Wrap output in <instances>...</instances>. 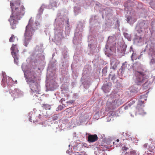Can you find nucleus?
Here are the masks:
<instances>
[{"label":"nucleus","instance_id":"f257e3e1","mask_svg":"<svg viewBox=\"0 0 155 155\" xmlns=\"http://www.w3.org/2000/svg\"><path fill=\"white\" fill-rule=\"evenodd\" d=\"M10 4L12 14L8 20L11 28L12 29H15L18 23V20H20L24 15L25 8L23 5L20 6L21 0L12 1L10 2Z\"/></svg>","mask_w":155,"mask_h":155},{"label":"nucleus","instance_id":"f03ea898","mask_svg":"<svg viewBox=\"0 0 155 155\" xmlns=\"http://www.w3.org/2000/svg\"><path fill=\"white\" fill-rule=\"evenodd\" d=\"M33 20L32 18H31L27 25L26 26V30L24 34L25 39L24 45L25 46H27L31 38L33 33L35 29H37L36 27L34 26L33 24Z\"/></svg>","mask_w":155,"mask_h":155},{"label":"nucleus","instance_id":"7ed1b4c3","mask_svg":"<svg viewBox=\"0 0 155 155\" xmlns=\"http://www.w3.org/2000/svg\"><path fill=\"white\" fill-rule=\"evenodd\" d=\"M135 74L136 77V83L139 85L143 84V86L144 87L145 84L148 81V77L143 72L136 71Z\"/></svg>","mask_w":155,"mask_h":155},{"label":"nucleus","instance_id":"20e7f679","mask_svg":"<svg viewBox=\"0 0 155 155\" xmlns=\"http://www.w3.org/2000/svg\"><path fill=\"white\" fill-rule=\"evenodd\" d=\"M143 102L142 101H139V103L137 104L136 108V112L134 113V114H133L132 112L131 113L130 115L132 117H134V115H136L137 113L142 115H144L146 114L143 109L144 107L143 105Z\"/></svg>","mask_w":155,"mask_h":155},{"label":"nucleus","instance_id":"39448f33","mask_svg":"<svg viewBox=\"0 0 155 155\" xmlns=\"http://www.w3.org/2000/svg\"><path fill=\"white\" fill-rule=\"evenodd\" d=\"M29 82L30 87L32 92L37 94H39V86L34 80L30 79Z\"/></svg>","mask_w":155,"mask_h":155},{"label":"nucleus","instance_id":"423d86ee","mask_svg":"<svg viewBox=\"0 0 155 155\" xmlns=\"http://www.w3.org/2000/svg\"><path fill=\"white\" fill-rule=\"evenodd\" d=\"M117 100H116L110 102L109 101H107L106 107V110L108 111L110 110H113L117 104Z\"/></svg>","mask_w":155,"mask_h":155},{"label":"nucleus","instance_id":"0eeeda50","mask_svg":"<svg viewBox=\"0 0 155 155\" xmlns=\"http://www.w3.org/2000/svg\"><path fill=\"white\" fill-rule=\"evenodd\" d=\"M88 141L89 142H93L97 141L98 139L96 134H89L88 137Z\"/></svg>","mask_w":155,"mask_h":155},{"label":"nucleus","instance_id":"6e6552de","mask_svg":"<svg viewBox=\"0 0 155 155\" xmlns=\"http://www.w3.org/2000/svg\"><path fill=\"white\" fill-rule=\"evenodd\" d=\"M28 75L29 77L28 79L29 82L30 81V79H33L35 80V79L36 78L37 76L36 73L33 71H30L28 74Z\"/></svg>","mask_w":155,"mask_h":155},{"label":"nucleus","instance_id":"1a4fd4ad","mask_svg":"<svg viewBox=\"0 0 155 155\" xmlns=\"http://www.w3.org/2000/svg\"><path fill=\"white\" fill-rule=\"evenodd\" d=\"M107 47H110V50L112 51H114L116 50V43L114 42L111 45H110V44L108 43L106 46V48Z\"/></svg>","mask_w":155,"mask_h":155},{"label":"nucleus","instance_id":"9d476101","mask_svg":"<svg viewBox=\"0 0 155 155\" xmlns=\"http://www.w3.org/2000/svg\"><path fill=\"white\" fill-rule=\"evenodd\" d=\"M16 45H13L11 47V49L12 51L11 53L12 54V53H16L18 54V48L16 47Z\"/></svg>","mask_w":155,"mask_h":155},{"label":"nucleus","instance_id":"9b49d317","mask_svg":"<svg viewBox=\"0 0 155 155\" xmlns=\"http://www.w3.org/2000/svg\"><path fill=\"white\" fill-rule=\"evenodd\" d=\"M18 55L16 53H12V56L14 58V62L16 64H18Z\"/></svg>","mask_w":155,"mask_h":155},{"label":"nucleus","instance_id":"f8f14e48","mask_svg":"<svg viewBox=\"0 0 155 155\" xmlns=\"http://www.w3.org/2000/svg\"><path fill=\"white\" fill-rule=\"evenodd\" d=\"M18 40V38L16 37H15L13 35H12L9 39V41L10 42H14Z\"/></svg>","mask_w":155,"mask_h":155},{"label":"nucleus","instance_id":"ddd939ff","mask_svg":"<svg viewBox=\"0 0 155 155\" xmlns=\"http://www.w3.org/2000/svg\"><path fill=\"white\" fill-rule=\"evenodd\" d=\"M37 118H39V120H35L34 119H33V121L34 123L37 122L39 124H40L41 122V120L40 119L41 118V116L40 114H39L38 117H37Z\"/></svg>","mask_w":155,"mask_h":155},{"label":"nucleus","instance_id":"4468645a","mask_svg":"<svg viewBox=\"0 0 155 155\" xmlns=\"http://www.w3.org/2000/svg\"><path fill=\"white\" fill-rule=\"evenodd\" d=\"M102 88L106 93L108 92L110 90V87L107 85L103 86Z\"/></svg>","mask_w":155,"mask_h":155},{"label":"nucleus","instance_id":"2eb2a0df","mask_svg":"<svg viewBox=\"0 0 155 155\" xmlns=\"http://www.w3.org/2000/svg\"><path fill=\"white\" fill-rule=\"evenodd\" d=\"M42 107H43V108H44L46 110H50L51 108V106L47 104H43Z\"/></svg>","mask_w":155,"mask_h":155},{"label":"nucleus","instance_id":"dca6fc26","mask_svg":"<svg viewBox=\"0 0 155 155\" xmlns=\"http://www.w3.org/2000/svg\"><path fill=\"white\" fill-rule=\"evenodd\" d=\"M125 155H136V152L134 151H131L130 153L127 152Z\"/></svg>","mask_w":155,"mask_h":155},{"label":"nucleus","instance_id":"f3484780","mask_svg":"<svg viewBox=\"0 0 155 155\" xmlns=\"http://www.w3.org/2000/svg\"><path fill=\"white\" fill-rule=\"evenodd\" d=\"M52 118L54 120H56L58 119V117L57 114H54L52 116Z\"/></svg>","mask_w":155,"mask_h":155},{"label":"nucleus","instance_id":"a211bd4d","mask_svg":"<svg viewBox=\"0 0 155 155\" xmlns=\"http://www.w3.org/2000/svg\"><path fill=\"white\" fill-rule=\"evenodd\" d=\"M13 97H14V100L15 98H18V93L16 92L14 93L13 95Z\"/></svg>","mask_w":155,"mask_h":155},{"label":"nucleus","instance_id":"6ab92c4d","mask_svg":"<svg viewBox=\"0 0 155 155\" xmlns=\"http://www.w3.org/2000/svg\"><path fill=\"white\" fill-rule=\"evenodd\" d=\"M126 18H127V22L128 23H129V22L130 21V20L131 19L132 17L130 16L127 15V16H126Z\"/></svg>","mask_w":155,"mask_h":155},{"label":"nucleus","instance_id":"aec40b11","mask_svg":"<svg viewBox=\"0 0 155 155\" xmlns=\"http://www.w3.org/2000/svg\"><path fill=\"white\" fill-rule=\"evenodd\" d=\"M128 149V148L125 146H124L122 148V150L123 151H126Z\"/></svg>","mask_w":155,"mask_h":155},{"label":"nucleus","instance_id":"412c9836","mask_svg":"<svg viewBox=\"0 0 155 155\" xmlns=\"http://www.w3.org/2000/svg\"><path fill=\"white\" fill-rule=\"evenodd\" d=\"M114 112H109L108 114L110 115H113L114 114Z\"/></svg>","mask_w":155,"mask_h":155},{"label":"nucleus","instance_id":"4be33fe9","mask_svg":"<svg viewBox=\"0 0 155 155\" xmlns=\"http://www.w3.org/2000/svg\"><path fill=\"white\" fill-rule=\"evenodd\" d=\"M112 77L111 78V79L112 80H114L116 78L115 77V76L114 75L113 76L112 75Z\"/></svg>","mask_w":155,"mask_h":155},{"label":"nucleus","instance_id":"5701e85b","mask_svg":"<svg viewBox=\"0 0 155 155\" xmlns=\"http://www.w3.org/2000/svg\"><path fill=\"white\" fill-rule=\"evenodd\" d=\"M117 24H118V26H119L120 25V21H119L118 20H117Z\"/></svg>","mask_w":155,"mask_h":155},{"label":"nucleus","instance_id":"b1692460","mask_svg":"<svg viewBox=\"0 0 155 155\" xmlns=\"http://www.w3.org/2000/svg\"><path fill=\"white\" fill-rule=\"evenodd\" d=\"M61 103H62V102H63V101H65V100L63 98H62L61 100Z\"/></svg>","mask_w":155,"mask_h":155},{"label":"nucleus","instance_id":"393cba45","mask_svg":"<svg viewBox=\"0 0 155 155\" xmlns=\"http://www.w3.org/2000/svg\"><path fill=\"white\" fill-rule=\"evenodd\" d=\"M143 146L144 147L146 148L147 146V144H145Z\"/></svg>","mask_w":155,"mask_h":155},{"label":"nucleus","instance_id":"a878e982","mask_svg":"<svg viewBox=\"0 0 155 155\" xmlns=\"http://www.w3.org/2000/svg\"><path fill=\"white\" fill-rule=\"evenodd\" d=\"M30 117L29 118V121L31 122L32 121V119H31V117Z\"/></svg>","mask_w":155,"mask_h":155},{"label":"nucleus","instance_id":"bb28decb","mask_svg":"<svg viewBox=\"0 0 155 155\" xmlns=\"http://www.w3.org/2000/svg\"><path fill=\"white\" fill-rule=\"evenodd\" d=\"M116 141L118 142H119V140L118 139H117L116 140Z\"/></svg>","mask_w":155,"mask_h":155},{"label":"nucleus","instance_id":"cd10ccee","mask_svg":"<svg viewBox=\"0 0 155 155\" xmlns=\"http://www.w3.org/2000/svg\"><path fill=\"white\" fill-rule=\"evenodd\" d=\"M113 144L114 145L115 144H116V143L115 142H113Z\"/></svg>","mask_w":155,"mask_h":155},{"label":"nucleus","instance_id":"c85d7f7f","mask_svg":"<svg viewBox=\"0 0 155 155\" xmlns=\"http://www.w3.org/2000/svg\"><path fill=\"white\" fill-rule=\"evenodd\" d=\"M4 78H3L2 80V82H4Z\"/></svg>","mask_w":155,"mask_h":155},{"label":"nucleus","instance_id":"c756f323","mask_svg":"<svg viewBox=\"0 0 155 155\" xmlns=\"http://www.w3.org/2000/svg\"><path fill=\"white\" fill-rule=\"evenodd\" d=\"M10 79L11 80H12V79Z\"/></svg>","mask_w":155,"mask_h":155}]
</instances>
